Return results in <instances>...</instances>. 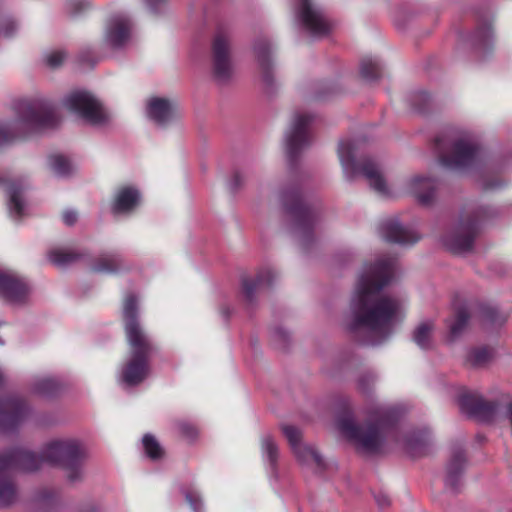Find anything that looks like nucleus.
<instances>
[{
  "label": "nucleus",
  "mask_w": 512,
  "mask_h": 512,
  "mask_svg": "<svg viewBox=\"0 0 512 512\" xmlns=\"http://www.w3.org/2000/svg\"><path fill=\"white\" fill-rule=\"evenodd\" d=\"M123 262L118 254H103L92 265V270L101 274H114L120 271Z\"/></svg>",
  "instance_id": "a878e982"
},
{
  "label": "nucleus",
  "mask_w": 512,
  "mask_h": 512,
  "mask_svg": "<svg viewBox=\"0 0 512 512\" xmlns=\"http://www.w3.org/2000/svg\"><path fill=\"white\" fill-rule=\"evenodd\" d=\"M177 428L179 432L187 438H194L196 436L195 427L187 422H179Z\"/></svg>",
  "instance_id": "49530a36"
},
{
  "label": "nucleus",
  "mask_w": 512,
  "mask_h": 512,
  "mask_svg": "<svg viewBox=\"0 0 512 512\" xmlns=\"http://www.w3.org/2000/svg\"><path fill=\"white\" fill-rule=\"evenodd\" d=\"M147 117L159 126L170 123L177 115V103L164 97H151L146 104Z\"/></svg>",
  "instance_id": "aec40b11"
},
{
  "label": "nucleus",
  "mask_w": 512,
  "mask_h": 512,
  "mask_svg": "<svg viewBox=\"0 0 512 512\" xmlns=\"http://www.w3.org/2000/svg\"><path fill=\"white\" fill-rule=\"evenodd\" d=\"M239 179H240V176H239L238 174H236V175L234 176V181H235L234 186H237V185H238V183H239Z\"/></svg>",
  "instance_id": "864d4df0"
},
{
  "label": "nucleus",
  "mask_w": 512,
  "mask_h": 512,
  "mask_svg": "<svg viewBox=\"0 0 512 512\" xmlns=\"http://www.w3.org/2000/svg\"><path fill=\"white\" fill-rule=\"evenodd\" d=\"M29 392L40 397H52L60 389L59 382L50 376H36L29 383Z\"/></svg>",
  "instance_id": "393cba45"
},
{
  "label": "nucleus",
  "mask_w": 512,
  "mask_h": 512,
  "mask_svg": "<svg viewBox=\"0 0 512 512\" xmlns=\"http://www.w3.org/2000/svg\"><path fill=\"white\" fill-rule=\"evenodd\" d=\"M302 455L307 461H300L304 465L315 466L321 468L323 465L320 454L312 447L306 444H302Z\"/></svg>",
  "instance_id": "58836bf2"
},
{
  "label": "nucleus",
  "mask_w": 512,
  "mask_h": 512,
  "mask_svg": "<svg viewBox=\"0 0 512 512\" xmlns=\"http://www.w3.org/2000/svg\"><path fill=\"white\" fill-rule=\"evenodd\" d=\"M19 30V24L12 18L0 19V36L4 38L13 37Z\"/></svg>",
  "instance_id": "ea45409f"
},
{
  "label": "nucleus",
  "mask_w": 512,
  "mask_h": 512,
  "mask_svg": "<svg viewBox=\"0 0 512 512\" xmlns=\"http://www.w3.org/2000/svg\"><path fill=\"white\" fill-rule=\"evenodd\" d=\"M48 258L54 265L65 267L76 261L79 258V254L69 249L55 248L49 252Z\"/></svg>",
  "instance_id": "473e14b6"
},
{
  "label": "nucleus",
  "mask_w": 512,
  "mask_h": 512,
  "mask_svg": "<svg viewBox=\"0 0 512 512\" xmlns=\"http://www.w3.org/2000/svg\"><path fill=\"white\" fill-rule=\"evenodd\" d=\"M458 402L461 408L469 413L476 412L480 407L479 396L468 391H464L459 395Z\"/></svg>",
  "instance_id": "4c0bfd02"
},
{
  "label": "nucleus",
  "mask_w": 512,
  "mask_h": 512,
  "mask_svg": "<svg viewBox=\"0 0 512 512\" xmlns=\"http://www.w3.org/2000/svg\"><path fill=\"white\" fill-rule=\"evenodd\" d=\"M282 432L287 438L293 453L295 454L298 461H307L302 455V434L301 431L293 425H283Z\"/></svg>",
  "instance_id": "2f4dec72"
},
{
  "label": "nucleus",
  "mask_w": 512,
  "mask_h": 512,
  "mask_svg": "<svg viewBox=\"0 0 512 512\" xmlns=\"http://www.w3.org/2000/svg\"><path fill=\"white\" fill-rule=\"evenodd\" d=\"M465 457L461 450L456 451L447 467L446 485L455 488L457 486L460 474L464 468Z\"/></svg>",
  "instance_id": "c85d7f7f"
},
{
  "label": "nucleus",
  "mask_w": 512,
  "mask_h": 512,
  "mask_svg": "<svg viewBox=\"0 0 512 512\" xmlns=\"http://www.w3.org/2000/svg\"><path fill=\"white\" fill-rule=\"evenodd\" d=\"M0 186H4L8 195V210L10 216L18 220L22 218L27 211V203L23 196V188L12 182L0 177Z\"/></svg>",
  "instance_id": "5701e85b"
},
{
  "label": "nucleus",
  "mask_w": 512,
  "mask_h": 512,
  "mask_svg": "<svg viewBox=\"0 0 512 512\" xmlns=\"http://www.w3.org/2000/svg\"><path fill=\"white\" fill-rule=\"evenodd\" d=\"M359 151L355 140H341L338 146V157L346 178L352 180L358 175L368 182L370 188L381 198L389 199L397 195L393 184L386 180L380 164L372 158L357 160Z\"/></svg>",
  "instance_id": "39448f33"
},
{
  "label": "nucleus",
  "mask_w": 512,
  "mask_h": 512,
  "mask_svg": "<svg viewBox=\"0 0 512 512\" xmlns=\"http://www.w3.org/2000/svg\"><path fill=\"white\" fill-rule=\"evenodd\" d=\"M379 233L387 241L400 245H411L420 239V234L411 227L403 226L396 216L383 219Z\"/></svg>",
  "instance_id": "a211bd4d"
},
{
  "label": "nucleus",
  "mask_w": 512,
  "mask_h": 512,
  "mask_svg": "<svg viewBox=\"0 0 512 512\" xmlns=\"http://www.w3.org/2000/svg\"><path fill=\"white\" fill-rule=\"evenodd\" d=\"M141 200L139 190L130 185L118 188L115 193L112 210L115 214H128L136 209Z\"/></svg>",
  "instance_id": "4be33fe9"
},
{
  "label": "nucleus",
  "mask_w": 512,
  "mask_h": 512,
  "mask_svg": "<svg viewBox=\"0 0 512 512\" xmlns=\"http://www.w3.org/2000/svg\"><path fill=\"white\" fill-rule=\"evenodd\" d=\"M395 273V261L382 258L366 264L345 315V328L368 345H380L395 332L405 316V301L382 292Z\"/></svg>",
  "instance_id": "f257e3e1"
},
{
  "label": "nucleus",
  "mask_w": 512,
  "mask_h": 512,
  "mask_svg": "<svg viewBox=\"0 0 512 512\" xmlns=\"http://www.w3.org/2000/svg\"><path fill=\"white\" fill-rule=\"evenodd\" d=\"M3 381H4V374H3V371L0 369V385L2 384Z\"/></svg>",
  "instance_id": "5fc2aeb1"
},
{
  "label": "nucleus",
  "mask_w": 512,
  "mask_h": 512,
  "mask_svg": "<svg viewBox=\"0 0 512 512\" xmlns=\"http://www.w3.org/2000/svg\"><path fill=\"white\" fill-rule=\"evenodd\" d=\"M13 119L0 122V151L55 129L60 123L55 103L44 96L27 97L11 104Z\"/></svg>",
  "instance_id": "f03ea898"
},
{
  "label": "nucleus",
  "mask_w": 512,
  "mask_h": 512,
  "mask_svg": "<svg viewBox=\"0 0 512 512\" xmlns=\"http://www.w3.org/2000/svg\"><path fill=\"white\" fill-rule=\"evenodd\" d=\"M276 277V273L271 268L261 270L256 278L243 277L242 278V293L244 296L251 300L257 289L268 286Z\"/></svg>",
  "instance_id": "b1692460"
},
{
  "label": "nucleus",
  "mask_w": 512,
  "mask_h": 512,
  "mask_svg": "<svg viewBox=\"0 0 512 512\" xmlns=\"http://www.w3.org/2000/svg\"><path fill=\"white\" fill-rule=\"evenodd\" d=\"M440 163L452 170L480 169L484 164V153L470 133L454 135L450 146L440 152Z\"/></svg>",
  "instance_id": "6e6552de"
},
{
  "label": "nucleus",
  "mask_w": 512,
  "mask_h": 512,
  "mask_svg": "<svg viewBox=\"0 0 512 512\" xmlns=\"http://www.w3.org/2000/svg\"><path fill=\"white\" fill-rule=\"evenodd\" d=\"M380 62L376 58L365 57L361 61V75L367 80H375L380 75Z\"/></svg>",
  "instance_id": "c9c22d12"
},
{
  "label": "nucleus",
  "mask_w": 512,
  "mask_h": 512,
  "mask_svg": "<svg viewBox=\"0 0 512 512\" xmlns=\"http://www.w3.org/2000/svg\"><path fill=\"white\" fill-rule=\"evenodd\" d=\"M151 9H155V4L161 3L162 0H146Z\"/></svg>",
  "instance_id": "3c124183"
},
{
  "label": "nucleus",
  "mask_w": 512,
  "mask_h": 512,
  "mask_svg": "<svg viewBox=\"0 0 512 512\" xmlns=\"http://www.w3.org/2000/svg\"><path fill=\"white\" fill-rule=\"evenodd\" d=\"M433 331L434 322L432 320H424L415 327L413 341L421 349H428L432 346Z\"/></svg>",
  "instance_id": "cd10ccee"
},
{
  "label": "nucleus",
  "mask_w": 512,
  "mask_h": 512,
  "mask_svg": "<svg viewBox=\"0 0 512 512\" xmlns=\"http://www.w3.org/2000/svg\"><path fill=\"white\" fill-rule=\"evenodd\" d=\"M32 408L20 396H11L0 402V431L12 432L31 415Z\"/></svg>",
  "instance_id": "dca6fc26"
},
{
  "label": "nucleus",
  "mask_w": 512,
  "mask_h": 512,
  "mask_svg": "<svg viewBox=\"0 0 512 512\" xmlns=\"http://www.w3.org/2000/svg\"><path fill=\"white\" fill-rule=\"evenodd\" d=\"M187 502L190 504L194 512H200L202 500L198 492L190 491L185 494Z\"/></svg>",
  "instance_id": "a18cd8bd"
},
{
  "label": "nucleus",
  "mask_w": 512,
  "mask_h": 512,
  "mask_svg": "<svg viewBox=\"0 0 512 512\" xmlns=\"http://www.w3.org/2000/svg\"><path fill=\"white\" fill-rule=\"evenodd\" d=\"M62 105L67 111L92 126L102 127L111 119L110 113L102 103L85 90H74L66 94Z\"/></svg>",
  "instance_id": "1a4fd4ad"
},
{
  "label": "nucleus",
  "mask_w": 512,
  "mask_h": 512,
  "mask_svg": "<svg viewBox=\"0 0 512 512\" xmlns=\"http://www.w3.org/2000/svg\"><path fill=\"white\" fill-rule=\"evenodd\" d=\"M395 421V409L380 407L364 424L355 422L351 415L338 420L342 435L361 453L377 454L383 451Z\"/></svg>",
  "instance_id": "20e7f679"
},
{
  "label": "nucleus",
  "mask_w": 512,
  "mask_h": 512,
  "mask_svg": "<svg viewBox=\"0 0 512 512\" xmlns=\"http://www.w3.org/2000/svg\"><path fill=\"white\" fill-rule=\"evenodd\" d=\"M138 304L133 294L125 297L123 318L125 331L130 347V355L121 367L118 380L126 386H135L146 379L149 374V355L152 346L148 336L140 327L138 320Z\"/></svg>",
  "instance_id": "7ed1b4c3"
},
{
  "label": "nucleus",
  "mask_w": 512,
  "mask_h": 512,
  "mask_svg": "<svg viewBox=\"0 0 512 512\" xmlns=\"http://www.w3.org/2000/svg\"><path fill=\"white\" fill-rule=\"evenodd\" d=\"M469 319V313L465 307L458 309L455 315L448 321L450 334L453 337L458 336L466 327Z\"/></svg>",
  "instance_id": "72a5a7b5"
},
{
  "label": "nucleus",
  "mask_w": 512,
  "mask_h": 512,
  "mask_svg": "<svg viewBox=\"0 0 512 512\" xmlns=\"http://www.w3.org/2000/svg\"><path fill=\"white\" fill-rule=\"evenodd\" d=\"M135 39L132 20L122 14L111 16L105 23L102 35L103 46L112 53L129 49Z\"/></svg>",
  "instance_id": "9d476101"
},
{
  "label": "nucleus",
  "mask_w": 512,
  "mask_h": 512,
  "mask_svg": "<svg viewBox=\"0 0 512 512\" xmlns=\"http://www.w3.org/2000/svg\"><path fill=\"white\" fill-rule=\"evenodd\" d=\"M143 448L146 453V455L152 459L157 460L162 457L164 451L162 447L160 446L159 442L156 440V438L151 434H146L143 436L142 439Z\"/></svg>",
  "instance_id": "e433bc0d"
},
{
  "label": "nucleus",
  "mask_w": 512,
  "mask_h": 512,
  "mask_svg": "<svg viewBox=\"0 0 512 512\" xmlns=\"http://www.w3.org/2000/svg\"><path fill=\"white\" fill-rule=\"evenodd\" d=\"M29 287L20 275L11 270H0V298L12 305L26 303Z\"/></svg>",
  "instance_id": "f3484780"
},
{
  "label": "nucleus",
  "mask_w": 512,
  "mask_h": 512,
  "mask_svg": "<svg viewBox=\"0 0 512 512\" xmlns=\"http://www.w3.org/2000/svg\"><path fill=\"white\" fill-rule=\"evenodd\" d=\"M493 357V350L488 347H476L470 349L466 356L465 361L466 364L475 367L480 368L485 366Z\"/></svg>",
  "instance_id": "7c9ffc66"
},
{
  "label": "nucleus",
  "mask_w": 512,
  "mask_h": 512,
  "mask_svg": "<svg viewBox=\"0 0 512 512\" xmlns=\"http://www.w3.org/2000/svg\"><path fill=\"white\" fill-rule=\"evenodd\" d=\"M48 169L58 177H65L70 175L74 167L70 160L61 154H52L47 158Z\"/></svg>",
  "instance_id": "c756f323"
},
{
  "label": "nucleus",
  "mask_w": 512,
  "mask_h": 512,
  "mask_svg": "<svg viewBox=\"0 0 512 512\" xmlns=\"http://www.w3.org/2000/svg\"><path fill=\"white\" fill-rule=\"evenodd\" d=\"M483 186L485 188H493V187L498 186V184L497 183H483Z\"/></svg>",
  "instance_id": "603ef678"
},
{
  "label": "nucleus",
  "mask_w": 512,
  "mask_h": 512,
  "mask_svg": "<svg viewBox=\"0 0 512 512\" xmlns=\"http://www.w3.org/2000/svg\"><path fill=\"white\" fill-rule=\"evenodd\" d=\"M18 457L22 470L34 472L43 463L55 466H63L76 458L85 457V449L82 443L74 438H57L47 442L39 455L24 449H18Z\"/></svg>",
  "instance_id": "423d86ee"
},
{
  "label": "nucleus",
  "mask_w": 512,
  "mask_h": 512,
  "mask_svg": "<svg viewBox=\"0 0 512 512\" xmlns=\"http://www.w3.org/2000/svg\"><path fill=\"white\" fill-rule=\"evenodd\" d=\"M83 458L73 459L71 462H67L62 467L65 469L66 478L70 483H77L84 478V469L82 466Z\"/></svg>",
  "instance_id": "f704fd0d"
},
{
  "label": "nucleus",
  "mask_w": 512,
  "mask_h": 512,
  "mask_svg": "<svg viewBox=\"0 0 512 512\" xmlns=\"http://www.w3.org/2000/svg\"><path fill=\"white\" fill-rule=\"evenodd\" d=\"M21 467L17 450L0 455V509L8 508L18 499V490L10 477V471Z\"/></svg>",
  "instance_id": "2eb2a0df"
},
{
  "label": "nucleus",
  "mask_w": 512,
  "mask_h": 512,
  "mask_svg": "<svg viewBox=\"0 0 512 512\" xmlns=\"http://www.w3.org/2000/svg\"><path fill=\"white\" fill-rule=\"evenodd\" d=\"M212 71L220 83L229 81L234 75L230 36L223 30L216 32L212 42Z\"/></svg>",
  "instance_id": "ddd939ff"
},
{
  "label": "nucleus",
  "mask_w": 512,
  "mask_h": 512,
  "mask_svg": "<svg viewBox=\"0 0 512 512\" xmlns=\"http://www.w3.org/2000/svg\"><path fill=\"white\" fill-rule=\"evenodd\" d=\"M493 37L492 30L489 26L478 29L473 36V43L477 47H487L490 45Z\"/></svg>",
  "instance_id": "a19ab883"
},
{
  "label": "nucleus",
  "mask_w": 512,
  "mask_h": 512,
  "mask_svg": "<svg viewBox=\"0 0 512 512\" xmlns=\"http://www.w3.org/2000/svg\"><path fill=\"white\" fill-rule=\"evenodd\" d=\"M403 446L407 450H412V448L414 446L412 438H410V437L409 438H405L404 442H403Z\"/></svg>",
  "instance_id": "8fccbe9b"
},
{
  "label": "nucleus",
  "mask_w": 512,
  "mask_h": 512,
  "mask_svg": "<svg viewBox=\"0 0 512 512\" xmlns=\"http://www.w3.org/2000/svg\"><path fill=\"white\" fill-rule=\"evenodd\" d=\"M0 344H3V342H2V341H0Z\"/></svg>",
  "instance_id": "4d7b16f0"
},
{
  "label": "nucleus",
  "mask_w": 512,
  "mask_h": 512,
  "mask_svg": "<svg viewBox=\"0 0 512 512\" xmlns=\"http://www.w3.org/2000/svg\"><path fill=\"white\" fill-rule=\"evenodd\" d=\"M91 6L90 0H67L65 7L70 14H79Z\"/></svg>",
  "instance_id": "79ce46f5"
},
{
  "label": "nucleus",
  "mask_w": 512,
  "mask_h": 512,
  "mask_svg": "<svg viewBox=\"0 0 512 512\" xmlns=\"http://www.w3.org/2000/svg\"><path fill=\"white\" fill-rule=\"evenodd\" d=\"M261 453L264 461L269 465L272 472L275 471L279 458V448L274 438L265 434L260 440Z\"/></svg>",
  "instance_id": "bb28decb"
},
{
  "label": "nucleus",
  "mask_w": 512,
  "mask_h": 512,
  "mask_svg": "<svg viewBox=\"0 0 512 512\" xmlns=\"http://www.w3.org/2000/svg\"><path fill=\"white\" fill-rule=\"evenodd\" d=\"M376 381V375L373 372H365L358 378V388L362 392H368Z\"/></svg>",
  "instance_id": "c03bdc74"
},
{
  "label": "nucleus",
  "mask_w": 512,
  "mask_h": 512,
  "mask_svg": "<svg viewBox=\"0 0 512 512\" xmlns=\"http://www.w3.org/2000/svg\"><path fill=\"white\" fill-rule=\"evenodd\" d=\"M484 207H466L458 221L443 235V245L453 253L464 254L473 249L479 232V224L486 217Z\"/></svg>",
  "instance_id": "0eeeda50"
},
{
  "label": "nucleus",
  "mask_w": 512,
  "mask_h": 512,
  "mask_svg": "<svg viewBox=\"0 0 512 512\" xmlns=\"http://www.w3.org/2000/svg\"><path fill=\"white\" fill-rule=\"evenodd\" d=\"M284 199L287 210L293 217V234L299 243L305 246L313 238L316 215L297 192L286 194Z\"/></svg>",
  "instance_id": "9b49d317"
},
{
  "label": "nucleus",
  "mask_w": 512,
  "mask_h": 512,
  "mask_svg": "<svg viewBox=\"0 0 512 512\" xmlns=\"http://www.w3.org/2000/svg\"><path fill=\"white\" fill-rule=\"evenodd\" d=\"M62 218H63V222L66 225L72 226L73 224L76 223L78 215L73 210H66V211L63 212Z\"/></svg>",
  "instance_id": "de8ad7c7"
},
{
  "label": "nucleus",
  "mask_w": 512,
  "mask_h": 512,
  "mask_svg": "<svg viewBox=\"0 0 512 512\" xmlns=\"http://www.w3.org/2000/svg\"><path fill=\"white\" fill-rule=\"evenodd\" d=\"M66 59V53L61 50L52 51L46 55V63L51 68H58Z\"/></svg>",
  "instance_id": "37998d69"
},
{
  "label": "nucleus",
  "mask_w": 512,
  "mask_h": 512,
  "mask_svg": "<svg viewBox=\"0 0 512 512\" xmlns=\"http://www.w3.org/2000/svg\"><path fill=\"white\" fill-rule=\"evenodd\" d=\"M40 498H41L42 500H46V499L48 498V496H46V495L42 494V495L40 496Z\"/></svg>",
  "instance_id": "6e6d98bb"
},
{
  "label": "nucleus",
  "mask_w": 512,
  "mask_h": 512,
  "mask_svg": "<svg viewBox=\"0 0 512 512\" xmlns=\"http://www.w3.org/2000/svg\"><path fill=\"white\" fill-rule=\"evenodd\" d=\"M295 19L305 32L321 37L330 31V24L321 8L313 0H294Z\"/></svg>",
  "instance_id": "f8f14e48"
},
{
  "label": "nucleus",
  "mask_w": 512,
  "mask_h": 512,
  "mask_svg": "<svg viewBox=\"0 0 512 512\" xmlns=\"http://www.w3.org/2000/svg\"><path fill=\"white\" fill-rule=\"evenodd\" d=\"M313 119V115L306 112H297L293 115L285 134V149L289 157H294L312 142Z\"/></svg>",
  "instance_id": "4468645a"
},
{
  "label": "nucleus",
  "mask_w": 512,
  "mask_h": 512,
  "mask_svg": "<svg viewBox=\"0 0 512 512\" xmlns=\"http://www.w3.org/2000/svg\"><path fill=\"white\" fill-rule=\"evenodd\" d=\"M438 182L427 174H415L405 183V190L422 205H430L436 198Z\"/></svg>",
  "instance_id": "6ab92c4d"
},
{
  "label": "nucleus",
  "mask_w": 512,
  "mask_h": 512,
  "mask_svg": "<svg viewBox=\"0 0 512 512\" xmlns=\"http://www.w3.org/2000/svg\"><path fill=\"white\" fill-rule=\"evenodd\" d=\"M375 500L379 507L384 508L390 504V499L386 494L380 493L375 496Z\"/></svg>",
  "instance_id": "09e8293b"
},
{
  "label": "nucleus",
  "mask_w": 512,
  "mask_h": 512,
  "mask_svg": "<svg viewBox=\"0 0 512 512\" xmlns=\"http://www.w3.org/2000/svg\"><path fill=\"white\" fill-rule=\"evenodd\" d=\"M255 57L261 72L263 82L267 86L273 83V61H272V45L265 39H258L254 44Z\"/></svg>",
  "instance_id": "412c9836"
}]
</instances>
